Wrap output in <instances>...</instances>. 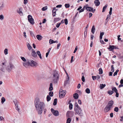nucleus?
I'll use <instances>...</instances> for the list:
<instances>
[{"mask_svg": "<svg viewBox=\"0 0 123 123\" xmlns=\"http://www.w3.org/2000/svg\"><path fill=\"white\" fill-rule=\"evenodd\" d=\"M14 67L11 63L6 65L5 63L3 62L0 66V70L3 72L6 70L10 73L13 69L14 68Z\"/></svg>", "mask_w": 123, "mask_h": 123, "instance_id": "f257e3e1", "label": "nucleus"}, {"mask_svg": "<svg viewBox=\"0 0 123 123\" xmlns=\"http://www.w3.org/2000/svg\"><path fill=\"white\" fill-rule=\"evenodd\" d=\"M35 105L38 114H41L45 107L44 103L43 102L39 101L38 100H37L35 101Z\"/></svg>", "mask_w": 123, "mask_h": 123, "instance_id": "f03ea898", "label": "nucleus"}, {"mask_svg": "<svg viewBox=\"0 0 123 123\" xmlns=\"http://www.w3.org/2000/svg\"><path fill=\"white\" fill-rule=\"evenodd\" d=\"M114 103V102L112 100H111L109 102L108 105L104 109V111L105 112H107L110 110Z\"/></svg>", "mask_w": 123, "mask_h": 123, "instance_id": "7ed1b4c3", "label": "nucleus"}, {"mask_svg": "<svg viewBox=\"0 0 123 123\" xmlns=\"http://www.w3.org/2000/svg\"><path fill=\"white\" fill-rule=\"evenodd\" d=\"M53 74L52 80L54 83H56L59 78V75L57 72L56 70L54 71L53 73Z\"/></svg>", "mask_w": 123, "mask_h": 123, "instance_id": "20e7f679", "label": "nucleus"}, {"mask_svg": "<svg viewBox=\"0 0 123 123\" xmlns=\"http://www.w3.org/2000/svg\"><path fill=\"white\" fill-rule=\"evenodd\" d=\"M74 110L76 111V113H75V114H78L80 116H82L83 115V113L81 108L78 109H74Z\"/></svg>", "mask_w": 123, "mask_h": 123, "instance_id": "39448f33", "label": "nucleus"}, {"mask_svg": "<svg viewBox=\"0 0 123 123\" xmlns=\"http://www.w3.org/2000/svg\"><path fill=\"white\" fill-rule=\"evenodd\" d=\"M28 21L32 25H33L34 23V22L32 16L30 15H29L28 16Z\"/></svg>", "mask_w": 123, "mask_h": 123, "instance_id": "423d86ee", "label": "nucleus"}, {"mask_svg": "<svg viewBox=\"0 0 123 123\" xmlns=\"http://www.w3.org/2000/svg\"><path fill=\"white\" fill-rule=\"evenodd\" d=\"M66 91L62 90V89H60L59 92V97L61 98L63 97L66 94Z\"/></svg>", "mask_w": 123, "mask_h": 123, "instance_id": "0eeeda50", "label": "nucleus"}, {"mask_svg": "<svg viewBox=\"0 0 123 123\" xmlns=\"http://www.w3.org/2000/svg\"><path fill=\"white\" fill-rule=\"evenodd\" d=\"M29 65L32 67H34L37 65V63L34 61L30 60H28Z\"/></svg>", "mask_w": 123, "mask_h": 123, "instance_id": "6e6552de", "label": "nucleus"}, {"mask_svg": "<svg viewBox=\"0 0 123 123\" xmlns=\"http://www.w3.org/2000/svg\"><path fill=\"white\" fill-rule=\"evenodd\" d=\"M51 111L53 114L55 116H57L59 115V113L58 111L55 110L51 108Z\"/></svg>", "mask_w": 123, "mask_h": 123, "instance_id": "1a4fd4ad", "label": "nucleus"}, {"mask_svg": "<svg viewBox=\"0 0 123 123\" xmlns=\"http://www.w3.org/2000/svg\"><path fill=\"white\" fill-rule=\"evenodd\" d=\"M117 47L114 45H110L109 47L107 48V49H109L110 51H112L114 49H116Z\"/></svg>", "mask_w": 123, "mask_h": 123, "instance_id": "9d476101", "label": "nucleus"}, {"mask_svg": "<svg viewBox=\"0 0 123 123\" xmlns=\"http://www.w3.org/2000/svg\"><path fill=\"white\" fill-rule=\"evenodd\" d=\"M86 9L89 11H92V12H94L95 11V9L93 10V8L90 7H86Z\"/></svg>", "mask_w": 123, "mask_h": 123, "instance_id": "9b49d317", "label": "nucleus"}, {"mask_svg": "<svg viewBox=\"0 0 123 123\" xmlns=\"http://www.w3.org/2000/svg\"><path fill=\"white\" fill-rule=\"evenodd\" d=\"M22 8H20L18 9L17 10V12L20 15H23V13L22 11Z\"/></svg>", "mask_w": 123, "mask_h": 123, "instance_id": "f8f14e48", "label": "nucleus"}, {"mask_svg": "<svg viewBox=\"0 0 123 123\" xmlns=\"http://www.w3.org/2000/svg\"><path fill=\"white\" fill-rule=\"evenodd\" d=\"M32 55L34 57H36L37 56V55L34 50L32 49Z\"/></svg>", "mask_w": 123, "mask_h": 123, "instance_id": "ddd939ff", "label": "nucleus"}, {"mask_svg": "<svg viewBox=\"0 0 123 123\" xmlns=\"http://www.w3.org/2000/svg\"><path fill=\"white\" fill-rule=\"evenodd\" d=\"M94 3L95 4V6H98L100 4V2L99 1V0H95Z\"/></svg>", "mask_w": 123, "mask_h": 123, "instance_id": "4468645a", "label": "nucleus"}, {"mask_svg": "<svg viewBox=\"0 0 123 123\" xmlns=\"http://www.w3.org/2000/svg\"><path fill=\"white\" fill-rule=\"evenodd\" d=\"M23 65L26 68L29 65L28 61L26 62H24L23 63Z\"/></svg>", "mask_w": 123, "mask_h": 123, "instance_id": "2eb2a0df", "label": "nucleus"}, {"mask_svg": "<svg viewBox=\"0 0 123 123\" xmlns=\"http://www.w3.org/2000/svg\"><path fill=\"white\" fill-rule=\"evenodd\" d=\"M36 37L39 40H41L43 38V37L40 35H37L36 36Z\"/></svg>", "mask_w": 123, "mask_h": 123, "instance_id": "dca6fc26", "label": "nucleus"}, {"mask_svg": "<svg viewBox=\"0 0 123 123\" xmlns=\"http://www.w3.org/2000/svg\"><path fill=\"white\" fill-rule=\"evenodd\" d=\"M49 43L50 44H52L53 43H58V42L57 41H54V40H51V39H50L49 40Z\"/></svg>", "mask_w": 123, "mask_h": 123, "instance_id": "f3484780", "label": "nucleus"}, {"mask_svg": "<svg viewBox=\"0 0 123 123\" xmlns=\"http://www.w3.org/2000/svg\"><path fill=\"white\" fill-rule=\"evenodd\" d=\"M81 108L78 105L77 103L75 104V108L74 109H78Z\"/></svg>", "mask_w": 123, "mask_h": 123, "instance_id": "a211bd4d", "label": "nucleus"}, {"mask_svg": "<svg viewBox=\"0 0 123 123\" xmlns=\"http://www.w3.org/2000/svg\"><path fill=\"white\" fill-rule=\"evenodd\" d=\"M53 85L52 83H50L49 85V91H52L53 90Z\"/></svg>", "mask_w": 123, "mask_h": 123, "instance_id": "6ab92c4d", "label": "nucleus"}, {"mask_svg": "<svg viewBox=\"0 0 123 123\" xmlns=\"http://www.w3.org/2000/svg\"><path fill=\"white\" fill-rule=\"evenodd\" d=\"M95 26L94 25H93L91 29V32L93 34H94V33L95 31Z\"/></svg>", "mask_w": 123, "mask_h": 123, "instance_id": "aec40b11", "label": "nucleus"}, {"mask_svg": "<svg viewBox=\"0 0 123 123\" xmlns=\"http://www.w3.org/2000/svg\"><path fill=\"white\" fill-rule=\"evenodd\" d=\"M78 95L77 93H74L73 96L74 98L75 99H77L78 98Z\"/></svg>", "mask_w": 123, "mask_h": 123, "instance_id": "412c9836", "label": "nucleus"}, {"mask_svg": "<svg viewBox=\"0 0 123 123\" xmlns=\"http://www.w3.org/2000/svg\"><path fill=\"white\" fill-rule=\"evenodd\" d=\"M106 86L105 84H100L99 86V88L101 89H103Z\"/></svg>", "mask_w": 123, "mask_h": 123, "instance_id": "4be33fe9", "label": "nucleus"}, {"mask_svg": "<svg viewBox=\"0 0 123 123\" xmlns=\"http://www.w3.org/2000/svg\"><path fill=\"white\" fill-rule=\"evenodd\" d=\"M27 46L28 49L29 50H30L31 49L32 47L29 43H28V44L27 45Z\"/></svg>", "mask_w": 123, "mask_h": 123, "instance_id": "5701e85b", "label": "nucleus"}, {"mask_svg": "<svg viewBox=\"0 0 123 123\" xmlns=\"http://www.w3.org/2000/svg\"><path fill=\"white\" fill-rule=\"evenodd\" d=\"M104 32H100V36H99V38L100 39H102V36L104 35Z\"/></svg>", "mask_w": 123, "mask_h": 123, "instance_id": "b1692460", "label": "nucleus"}, {"mask_svg": "<svg viewBox=\"0 0 123 123\" xmlns=\"http://www.w3.org/2000/svg\"><path fill=\"white\" fill-rule=\"evenodd\" d=\"M4 7V6L3 3L1 4H0V10H1Z\"/></svg>", "mask_w": 123, "mask_h": 123, "instance_id": "393cba45", "label": "nucleus"}, {"mask_svg": "<svg viewBox=\"0 0 123 123\" xmlns=\"http://www.w3.org/2000/svg\"><path fill=\"white\" fill-rule=\"evenodd\" d=\"M6 99L4 97H2L1 98V103L3 104V103L5 101Z\"/></svg>", "mask_w": 123, "mask_h": 123, "instance_id": "a878e982", "label": "nucleus"}, {"mask_svg": "<svg viewBox=\"0 0 123 123\" xmlns=\"http://www.w3.org/2000/svg\"><path fill=\"white\" fill-rule=\"evenodd\" d=\"M107 5H105V6H104L103 7V10L102 12H105V10L106 9L107 7Z\"/></svg>", "mask_w": 123, "mask_h": 123, "instance_id": "bb28decb", "label": "nucleus"}, {"mask_svg": "<svg viewBox=\"0 0 123 123\" xmlns=\"http://www.w3.org/2000/svg\"><path fill=\"white\" fill-rule=\"evenodd\" d=\"M57 99L56 98H55L54 101V102L53 103V105H56L57 104Z\"/></svg>", "mask_w": 123, "mask_h": 123, "instance_id": "cd10ccee", "label": "nucleus"}, {"mask_svg": "<svg viewBox=\"0 0 123 123\" xmlns=\"http://www.w3.org/2000/svg\"><path fill=\"white\" fill-rule=\"evenodd\" d=\"M8 49H5L4 50V53L5 55H7L8 54Z\"/></svg>", "mask_w": 123, "mask_h": 123, "instance_id": "c85d7f7f", "label": "nucleus"}, {"mask_svg": "<svg viewBox=\"0 0 123 123\" xmlns=\"http://www.w3.org/2000/svg\"><path fill=\"white\" fill-rule=\"evenodd\" d=\"M86 92L88 94L90 93V90L89 88H87L85 90Z\"/></svg>", "mask_w": 123, "mask_h": 123, "instance_id": "c756f323", "label": "nucleus"}, {"mask_svg": "<svg viewBox=\"0 0 123 123\" xmlns=\"http://www.w3.org/2000/svg\"><path fill=\"white\" fill-rule=\"evenodd\" d=\"M5 120L4 118L2 116H0V121H3Z\"/></svg>", "mask_w": 123, "mask_h": 123, "instance_id": "7c9ffc66", "label": "nucleus"}, {"mask_svg": "<svg viewBox=\"0 0 123 123\" xmlns=\"http://www.w3.org/2000/svg\"><path fill=\"white\" fill-rule=\"evenodd\" d=\"M98 71H99V74H102L103 73V70L101 68H99V69Z\"/></svg>", "mask_w": 123, "mask_h": 123, "instance_id": "2f4dec72", "label": "nucleus"}, {"mask_svg": "<svg viewBox=\"0 0 123 123\" xmlns=\"http://www.w3.org/2000/svg\"><path fill=\"white\" fill-rule=\"evenodd\" d=\"M47 101H49L51 99V97L49 96V95H48L47 97Z\"/></svg>", "mask_w": 123, "mask_h": 123, "instance_id": "473e14b6", "label": "nucleus"}, {"mask_svg": "<svg viewBox=\"0 0 123 123\" xmlns=\"http://www.w3.org/2000/svg\"><path fill=\"white\" fill-rule=\"evenodd\" d=\"M69 108L70 110H71L73 108V105L71 103L69 104Z\"/></svg>", "mask_w": 123, "mask_h": 123, "instance_id": "72a5a7b5", "label": "nucleus"}, {"mask_svg": "<svg viewBox=\"0 0 123 123\" xmlns=\"http://www.w3.org/2000/svg\"><path fill=\"white\" fill-rule=\"evenodd\" d=\"M113 91H109L108 92V93L110 95H111L113 93Z\"/></svg>", "mask_w": 123, "mask_h": 123, "instance_id": "f704fd0d", "label": "nucleus"}, {"mask_svg": "<svg viewBox=\"0 0 123 123\" xmlns=\"http://www.w3.org/2000/svg\"><path fill=\"white\" fill-rule=\"evenodd\" d=\"M49 96H50L51 97H52L53 96V92L50 91V92L49 93Z\"/></svg>", "mask_w": 123, "mask_h": 123, "instance_id": "c9c22d12", "label": "nucleus"}, {"mask_svg": "<svg viewBox=\"0 0 123 123\" xmlns=\"http://www.w3.org/2000/svg\"><path fill=\"white\" fill-rule=\"evenodd\" d=\"M59 20L60 19L58 18H55L54 20V22H56L59 21Z\"/></svg>", "mask_w": 123, "mask_h": 123, "instance_id": "e433bc0d", "label": "nucleus"}, {"mask_svg": "<svg viewBox=\"0 0 123 123\" xmlns=\"http://www.w3.org/2000/svg\"><path fill=\"white\" fill-rule=\"evenodd\" d=\"M112 90L113 91H114L115 92H117V90L116 89V88L115 87L112 88Z\"/></svg>", "mask_w": 123, "mask_h": 123, "instance_id": "4c0bfd02", "label": "nucleus"}, {"mask_svg": "<svg viewBox=\"0 0 123 123\" xmlns=\"http://www.w3.org/2000/svg\"><path fill=\"white\" fill-rule=\"evenodd\" d=\"M71 122V119L70 118H68L67 120L66 123H70Z\"/></svg>", "mask_w": 123, "mask_h": 123, "instance_id": "58836bf2", "label": "nucleus"}, {"mask_svg": "<svg viewBox=\"0 0 123 123\" xmlns=\"http://www.w3.org/2000/svg\"><path fill=\"white\" fill-rule=\"evenodd\" d=\"M118 107H116L114 109V111L116 112H117L118 111Z\"/></svg>", "mask_w": 123, "mask_h": 123, "instance_id": "ea45409f", "label": "nucleus"}, {"mask_svg": "<svg viewBox=\"0 0 123 123\" xmlns=\"http://www.w3.org/2000/svg\"><path fill=\"white\" fill-rule=\"evenodd\" d=\"M14 102L15 104L16 108H18V107L17 103V101H16L15 102Z\"/></svg>", "mask_w": 123, "mask_h": 123, "instance_id": "a19ab883", "label": "nucleus"}, {"mask_svg": "<svg viewBox=\"0 0 123 123\" xmlns=\"http://www.w3.org/2000/svg\"><path fill=\"white\" fill-rule=\"evenodd\" d=\"M4 18L3 15H0V19L1 20H3Z\"/></svg>", "mask_w": 123, "mask_h": 123, "instance_id": "79ce46f5", "label": "nucleus"}, {"mask_svg": "<svg viewBox=\"0 0 123 123\" xmlns=\"http://www.w3.org/2000/svg\"><path fill=\"white\" fill-rule=\"evenodd\" d=\"M111 71L112 72L114 71V68L113 67V65H112L111 66Z\"/></svg>", "mask_w": 123, "mask_h": 123, "instance_id": "37998d69", "label": "nucleus"}, {"mask_svg": "<svg viewBox=\"0 0 123 123\" xmlns=\"http://www.w3.org/2000/svg\"><path fill=\"white\" fill-rule=\"evenodd\" d=\"M21 58L22 60L24 62L26 61V60L24 57L21 56Z\"/></svg>", "mask_w": 123, "mask_h": 123, "instance_id": "c03bdc74", "label": "nucleus"}, {"mask_svg": "<svg viewBox=\"0 0 123 123\" xmlns=\"http://www.w3.org/2000/svg\"><path fill=\"white\" fill-rule=\"evenodd\" d=\"M85 8H86V7L84 6L83 7V8L81 10L79 11V12H83L84 11V9Z\"/></svg>", "mask_w": 123, "mask_h": 123, "instance_id": "a18cd8bd", "label": "nucleus"}, {"mask_svg": "<svg viewBox=\"0 0 123 123\" xmlns=\"http://www.w3.org/2000/svg\"><path fill=\"white\" fill-rule=\"evenodd\" d=\"M64 22L65 24L67 25L68 23V19H64Z\"/></svg>", "mask_w": 123, "mask_h": 123, "instance_id": "49530a36", "label": "nucleus"}, {"mask_svg": "<svg viewBox=\"0 0 123 123\" xmlns=\"http://www.w3.org/2000/svg\"><path fill=\"white\" fill-rule=\"evenodd\" d=\"M61 23H57L56 25V27H57V28L59 27L60 25H61Z\"/></svg>", "mask_w": 123, "mask_h": 123, "instance_id": "de8ad7c7", "label": "nucleus"}, {"mask_svg": "<svg viewBox=\"0 0 123 123\" xmlns=\"http://www.w3.org/2000/svg\"><path fill=\"white\" fill-rule=\"evenodd\" d=\"M47 9L46 7H44L42 8V10L43 11H44L46 10Z\"/></svg>", "mask_w": 123, "mask_h": 123, "instance_id": "09e8293b", "label": "nucleus"}, {"mask_svg": "<svg viewBox=\"0 0 123 123\" xmlns=\"http://www.w3.org/2000/svg\"><path fill=\"white\" fill-rule=\"evenodd\" d=\"M81 80L83 82H84L85 81V77L83 76L82 77Z\"/></svg>", "mask_w": 123, "mask_h": 123, "instance_id": "8fccbe9b", "label": "nucleus"}, {"mask_svg": "<svg viewBox=\"0 0 123 123\" xmlns=\"http://www.w3.org/2000/svg\"><path fill=\"white\" fill-rule=\"evenodd\" d=\"M65 7L66 8L69 7V6H70L68 4H65Z\"/></svg>", "mask_w": 123, "mask_h": 123, "instance_id": "3c124183", "label": "nucleus"}, {"mask_svg": "<svg viewBox=\"0 0 123 123\" xmlns=\"http://www.w3.org/2000/svg\"><path fill=\"white\" fill-rule=\"evenodd\" d=\"M28 2V0H24V4L25 5Z\"/></svg>", "mask_w": 123, "mask_h": 123, "instance_id": "603ef678", "label": "nucleus"}, {"mask_svg": "<svg viewBox=\"0 0 123 123\" xmlns=\"http://www.w3.org/2000/svg\"><path fill=\"white\" fill-rule=\"evenodd\" d=\"M92 78L93 80H94L96 79V76H92Z\"/></svg>", "mask_w": 123, "mask_h": 123, "instance_id": "864d4df0", "label": "nucleus"}, {"mask_svg": "<svg viewBox=\"0 0 123 123\" xmlns=\"http://www.w3.org/2000/svg\"><path fill=\"white\" fill-rule=\"evenodd\" d=\"M88 25H87L86 26V29L85 30V32H86V33L87 32V28H88Z\"/></svg>", "mask_w": 123, "mask_h": 123, "instance_id": "5fc2aeb1", "label": "nucleus"}, {"mask_svg": "<svg viewBox=\"0 0 123 123\" xmlns=\"http://www.w3.org/2000/svg\"><path fill=\"white\" fill-rule=\"evenodd\" d=\"M73 58L74 57L73 56H72L71 57V59L70 61V62L71 63H72L74 61V60H73Z\"/></svg>", "mask_w": 123, "mask_h": 123, "instance_id": "6e6d98bb", "label": "nucleus"}, {"mask_svg": "<svg viewBox=\"0 0 123 123\" xmlns=\"http://www.w3.org/2000/svg\"><path fill=\"white\" fill-rule=\"evenodd\" d=\"M49 51H50V50H49L48 51L47 53H46V57H48V55L49 54Z\"/></svg>", "mask_w": 123, "mask_h": 123, "instance_id": "4d7b16f0", "label": "nucleus"}, {"mask_svg": "<svg viewBox=\"0 0 123 123\" xmlns=\"http://www.w3.org/2000/svg\"><path fill=\"white\" fill-rule=\"evenodd\" d=\"M46 22V19L44 18L43 19V20L42 22V23H45V22Z\"/></svg>", "mask_w": 123, "mask_h": 123, "instance_id": "13d9d810", "label": "nucleus"}, {"mask_svg": "<svg viewBox=\"0 0 123 123\" xmlns=\"http://www.w3.org/2000/svg\"><path fill=\"white\" fill-rule=\"evenodd\" d=\"M62 6V5H57L56 6V7L57 8H58V7L60 8V7H61Z\"/></svg>", "mask_w": 123, "mask_h": 123, "instance_id": "bf43d9fd", "label": "nucleus"}, {"mask_svg": "<svg viewBox=\"0 0 123 123\" xmlns=\"http://www.w3.org/2000/svg\"><path fill=\"white\" fill-rule=\"evenodd\" d=\"M37 53L38 55L41 54L40 52L38 50L37 51Z\"/></svg>", "mask_w": 123, "mask_h": 123, "instance_id": "052dcab7", "label": "nucleus"}, {"mask_svg": "<svg viewBox=\"0 0 123 123\" xmlns=\"http://www.w3.org/2000/svg\"><path fill=\"white\" fill-rule=\"evenodd\" d=\"M97 78V80H98L100 79V77L99 75H98L96 76V78Z\"/></svg>", "mask_w": 123, "mask_h": 123, "instance_id": "680f3d73", "label": "nucleus"}, {"mask_svg": "<svg viewBox=\"0 0 123 123\" xmlns=\"http://www.w3.org/2000/svg\"><path fill=\"white\" fill-rule=\"evenodd\" d=\"M100 42L102 44H104L105 43L102 40H100Z\"/></svg>", "mask_w": 123, "mask_h": 123, "instance_id": "e2e57ef3", "label": "nucleus"}, {"mask_svg": "<svg viewBox=\"0 0 123 123\" xmlns=\"http://www.w3.org/2000/svg\"><path fill=\"white\" fill-rule=\"evenodd\" d=\"M61 45V44L60 43H59L57 45V49H59V47Z\"/></svg>", "mask_w": 123, "mask_h": 123, "instance_id": "0e129e2a", "label": "nucleus"}, {"mask_svg": "<svg viewBox=\"0 0 123 123\" xmlns=\"http://www.w3.org/2000/svg\"><path fill=\"white\" fill-rule=\"evenodd\" d=\"M80 84H78V85L77 86V88L79 89V88L80 87Z\"/></svg>", "mask_w": 123, "mask_h": 123, "instance_id": "69168bd1", "label": "nucleus"}, {"mask_svg": "<svg viewBox=\"0 0 123 123\" xmlns=\"http://www.w3.org/2000/svg\"><path fill=\"white\" fill-rule=\"evenodd\" d=\"M116 93V97H118L119 93L117 92Z\"/></svg>", "mask_w": 123, "mask_h": 123, "instance_id": "338daca9", "label": "nucleus"}, {"mask_svg": "<svg viewBox=\"0 0 123 123\" xmlns=\"http://www.w3.org/2000/svg\"><path fill=\"white\" fill-rule=\"evenodd\" d=\"M78 103L80 105H81L82 104V103L81 100L79 99L78 100Z\"/></svg>", "mask_w": 123, "mask_h": 123, "instance_id": "774afa93", "label": "nucleus"}]
</instances>
